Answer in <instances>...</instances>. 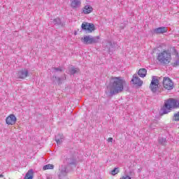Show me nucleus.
Masks as SVG:
<instances>
[{"label":"nucleus","instance_id":"obj_1","mask_svg":"<svg viewBox=\"0 0 179 179\" xmlns=\"http://www.w3.org/2000/svg\"><path fill=\"white\" fill-rule=\"evenodd\" d=\"M108 96L113 97L120 93H122L124 90L128 92L129 90V87L127 81L122 78V77H114L110 78V80L108 85Z\"/></svg>","mask_w":179,"mask_h":179},{"label":"nucleus","instance_id":"obj_2","mask_svg":"<svg viewBox=\"0 0 179 179\" xmlns=\"http://www.w3.org/2000/svg\"><path fill=\"white\" fill-rule=\"evenodd\" d=\"M174 108H179V99L169 98L164 101L163 107L160 109L159 115L169 114Z\"/></svg>","mask_w":179,"mask_h":179},{"label":"nucleus","instance_id":"obj_3","mask_svg":"<svg viewBox=\"0 0 179 179\" xmlns=\"http://www.w3.org/2000/svg\"><path fill=\"white\" fill-rule=\"evenodd\" d=\"M157 59L161 65H169V64L171 62V52L169 50H164L158 53Z\"/></svg>","mask_w":179,"mask_h":179},{"label":"nucleus","instance_id":"obj_4","mask_svg":"<svg viewBox=\"0 0 179 179\" xmlns=\"http://www.w3.org/2000/svg\"><path fill=\"white\" fill-rule=\"evenodd\" d=\"M103 51H106L111 55L115 50H118V44L115 42L107 41L103 43Z\"/></svg>","mask_w":179,"mask_h":179},{"label":"nucleus","instance_id":"obj_5","mask_svg":"<svg viewBox=\"0 0 179 179\" xmlns=\"http://www.w3.org/2000/svg\"><path fill=\"white\" fill-rule=\"evenodd\" d=\"M99 40H100V36H92L87 35L84 36L83 38H81L82 43L86 45L97 44V43H99Z\"/></svg>","mask_w":179,"mask_h":179},{"label":"nucleus","instance_id":"obj_6","mask_svg":"<svg viewBox=\"0 0 179 179\" xmlns=\"http://www.w3.org/2000/svg\"><path fill=\"white\" fill-rule=\"evenodd\" d=\"M163 87L160 88V92L164 90H173L174 89V83L169 77H164L163 78Z\"/></svg>","mask_w":179,"mask_h":179},{"label":"nucleus","instance_id":"obj_7","mask_svg":"<svg viewBox=\"0 0 179 179\" xmlns=\"http://www.w3.org/2000/svg\"><path fill=\"white\" fill-rule=\"evenodd\" d=\"M150 89L152 93H156L160 89V80L157 77L152 76V80L150 84Z\"/></svg>","mask_w":179,"mask_h":179},{"label":"nucleus","instance_id":"obj_8","mask_svg":"<svg viewBox=\"0 0 179 179\" xmlns=\"http://www.w3.org/2000/svg\"><path fill=\"white\" fill-rule=\"evenodd\" d=\"M64 163L69 169H73V167H76V166H78L79 162L78 161V159H76V157L71 156L66 157L64 159Z\"/></svg>","mask_w":179,"mask_h":179},{"label":"nucleus","instance_id":"obj_9","mask_svg":"<svg viewBox=\"0 0 179 179\" xmlns=\"http://www.w3.org/2000/svg\"><path fill=\"white\" fill-rule=\"evenodd\" d=\"M81 30L86 33H93L96 30V27L93 23L83 22L81 24Z\"/></svg>","mask_w":179,"mask_h":179},{"label":"nucleus","instance_id":"obj_10","mask_svg":"<svg viewBox=\"0 0 179 179\" xmlns=\"http://www.w3.org/2000/svg\"><path fill=\"white\" fill-rule=\"evenodd\" d=\"M50 80L52 85H58V86H61L64 80H66V75L64 74V76L62 77H58L57 75H53V76L50 78Z\"/></svg>","mask_w":179,"mask_h":179},{"label":"nucleus","instance_id":"obj_11","mask_svg":"<svg viewBox=\"0 0 179 179\" xmlns=\"http://www.w3.org/2000/svg\"><path fill=\"white\" fill-rule=\"evenodd\" d=\"M169 31V29L166 27H160L158 28H155L152 31V34H164V33H167Z\"/></svg>","mask_w":179,"mask_h":179},{"label":"nucleus","instance_id":"obj_12","mask_svg":"<svg viewBox=\"0 0 179 179\" xmlns=\"http://www.w3.org/2000/svg\"><path fill=\"white\" fill-rule=\"evenodd\" d=\"M16 121H17V118H16V116H15L14 114H10L6 118V123L7 125H15Z\"/></svg>","mask_w":179,"mask_h":179},{"label":"nucleus","instance_id":"obj_13","mask_svg":"<svg viewBox=\"0 0 179 179\" xmlns=\"http://www.w3.org/2000/svg\"><path fill=\"white\" fill-rule=\"evenodd\" d=\"M68 166L66 165H62L61 169H59L60 173L59 174V178L61 179L62 177H65L69 173V169H68Z\"/></svg>","mask_w":179,"mask_h":179},{"label":"nucleus","instance_id":"obj_14","mask_svg":"<svg viewBox=\"0 0 179 179\" xmlns=\"http://www.w3.org/2000/svg\"><path fill=\"white\" fill-rule=\"evenodd\" d=\"M131 83L133 85H135L136 86H138V87H141L143 85V81L139 78L136 74H134L133 76V78L131 79Z\"/></svg>","mask_w":179,"mask_h":179},{"label":"nucleus","instance_id":"obj_15","mask_svg":"<svg viewBox=\"0 0 179 179\" xmlns=\"http://www.w3.org/2000/svg\"><path fill=\"white\" fill-rule=\"evenodd\" d=\"M17 76L18 78V79H26V78H27V76H29V70L28 69H22L20 71H19L17 73Z\"/></svg>","mask_w":179,"mask_h":179},{"label":"nucleus","instance_id":"obj_16","mask_svg":"<svg viewBox=\"0 0 179 179\" xmlns=\"http://www.w3.org/2000/svg\"><path fill=\"white\" fill-rule=\"evenodd\" d=\"M93 12V7L90 5H86L83 8V13L84 15H89V13H92Z\"/></svg>","mask_w":179,"mask_h":179},{"label":"nucleus","instance_id":"obj_17","mask_svg":"<svg viewBox=\"0 0 179 179\" xmlns=\"http://www.w3.org/2000/svg\"><path fill=\"white\" fill-rule=\"evenodd\" d=\"M82 5V2L80 0H73L71 3V6L73 9H76V8H79Z\"/></svg>","mask_w":179,"mask_h":179},{"label":"nucleus","instance_id":"obj_18","mask_svg":"<svg viewBox=\"0 0 179 179\" xmlns=\"http://www.w3.org/2000/svg\"><path fill=\"white\" fill-rule=\"evenodd\" d=\"M55 141L56 143H57V145H61L64 141V135L61 134H57V136H55Z\"/></svg>","mask_w":179,"mask_h":179},{"label":"nucleus","instance_id":"obj_19","mask_svg":"<svg viewBox=\"0 0 179 179\" xmlns=\"http://www.w3.org/2000/svg\"><path fill=\"white\" fill-rule=\"evenodd\" d=\"M138 75L140 78H145L148 75V70L146 69H140L138 71Z\"/></svg>","mask_w":179,"mask_h":179},{"label":"nucleus","instance_id":"obj_20","mask_svg":"<svg viewBox=\"0 0 179 179\" xmlns=\"http://www.w3.org/2000/svg\"><path fill=\"white\" fill-rule=\"evenodd\" d=\"M52 23H53L55 26H61V27L64 26V24H62V21H61V18L59 17L55 18Z\"/></svg>","mask_w":179,"mask_h":179},{"label":"nucleus","instance_id":"obj_21","mask_svg":"<svg viewBox=\"0 0 179 179\" xmlns=\"http://www.w3.org/2000/svg\"><path fill=\"white\" fill-rule=\"evenodd\" d=\"M33 174H34L33 169L29 170L24 176V179H33Z\"/></svg>","mask_w":179,"mask_h":179},{"label":"nucleus","instance_id":"obj_22","mask_svg":"<svg viewBox=\"0 0 179 179\" xmlns=\"http://www.w3.org/2000/svg\"><path fill=\"white\" fill-rule=\"evenodd\" d=\"M158 143L162 146H166L167 145V139L164 137H159L158 138Z\"/></svg>","mask_w":179,"mask_h":179},{"label":"nucleus","instance_id":"obj_23","mask_svg":"<svg viewBox=\"0 0 179 179\" xmlns=\"http://www.w3.org/2000/svg\"><path fill=\"white\" fill-rule=\"evenodd\" d=\"M69 72L71 75H75L76 73H79V72H80V69H79V68L72 66L70 68Z\"/></svg>","mask_w":179,"mask_h":179},{"label":"nucleus","instance_id":"obj_24","mask_svg":"<svg viewBox=\"0 0 179 179\" xmlns=\"http://www.w3.org/2000/svg\"><path fill=\"white\" fill-rule=\"evenodd\" d=\"M171 51L173 55H176V59H179V52H177V50L176 49V48L175 47L172 48L171 49Z\"/></svg>","mask_w":179,"mask_h":179},{"label":"nucleus","instance_id":"obj_25","mask_svg":"<svg viewBox=\"0 0 179 179\" xmlns=\"http://www.w3.org/2000/svg\"><path fill=\"white\" fill-rule=\"evenodd\" d=\"M54 165L51 164H46L43 166V170H53Z\"/></svg>","mask_w":179,"mask_h":179},{"label":"nucleus","instance_id":"obj_26","mask_svg":"<svg viewBox=\"0 0 179 179\" xmlns=\"http://www.w3.org/2000/svg\"><path fill=\"white\" fill-rule=\"evenodd\" d=\"M53 72L54 73H57V72H59V73H62L63 69L62 66L59 67H53Z\"/></svg>","mask_w":179,"mask_h":179},{"label":"nucleus","instance_id":"obj_27","mask_svg":"<svg viewBox=\"0 0 179 179\" xmlns=\"http://www.w3.org/2000/svg\"><path fill=\"white\" fill-rule=\"evenodd\" d=\"M118 173H120V168L115 167L111 171L110 174L111 176H116Z\"/></svg>","mask_w":179,"mask_h":179},{"label":"nucleus","instance_id":"obj_28","mask_svg":"<svg viewBox=\"0 0 179 179\" xmlns=\"http://www.w3.org/2000/svg\"><path fill=\"white\" fill-rule=\"evenodd\" d=\"M173 121H176V122H179V111L176 113H174L173 117Z\"/></svg>","mask_w":179,"mask_h":179},{"label":"nucleus","instance_id":"obj_29","mask_svg":"<svg viewBox=\"0 0 179 179\" xmlns=\"http://www.w3.org/2000/svg\"><path fill=\"white\" fill-rule=\"evenodd\" d=\"M172 66H173V68H177V66H179V59H176L174 63H172Z\"/></svg>","mask_w":179,"mask_h":179},{"label":"nucleus","instance_id":"obj_30","mask_svg":"<svg viewBox=\"0 0 179 179\" xmlns=\"http://www.w3.org/2000/svg\"><path fill=\"white\" fill-rule=\"evenodd\" d=\"M120 179H131L129 176H122Z\"/></svg>","mask_w":179,"mask_h":179},{"label":"nucleus","instance_id":"obj_31","mask_svg":"<svg viewBox=\"0 0 179 179\" xmlns=\"http://www.w3.org/2000/svg\"><path fill=\"white\" fill-rule=\"evenodd\" d=\"M113 138H111V137H109V138H108V142H113Z\"/></svg>","mask_w":179,"mask_h":179},{"label":"nucleus","instance_id":"obj_32","mask_svg":"<svg viewBox=\"0 0 179 179\" xmlns=\"http://www.w3.org/2000/svg\"><path fill=\"white\" fill-rule=\"evenodd\" d=\"M3 174H0V178H3Z\"/></svg>","mask_w":179,"mask_h":179},{"label":"nucleus","instance_id":"obj_33","mask_svg":"<svg viewBox=\"0 0 179 179\" xmlns=\"http://www.w3.org/2000/svg\"><path fill=\"white\" fill-rule=\"evenodd\" d=\"M75 36H76L78 34V33L76 31L74 32Z\"/></svg>","mask_w":179,"mask_h":179},{"label":"nucleus","instance_id":"obj_34","mask_svg":"<svg viewBox=\"0 0 179 179\" xmlns=\"http://www.w3.org/2000/svg\"><path fill=\"white\" fill-rule=\"evenodd\" d=\"M48 179H49V178H48Z\"/></svg>","mask_w":179,"mask_h":179}]
</instances>
